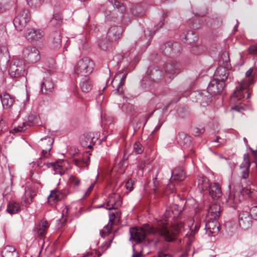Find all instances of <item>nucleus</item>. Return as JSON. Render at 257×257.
<instances>
[{
	"label": "nucleus",
	"mask_w": 257,
	"mask_h": 257,
	"mask_svg": "<svg viewBox=\"0 0 257 257\" xmlns=\"http://www.w3.org/2000/svg\"><path fill=\"white\" fill-rule=\"evenodd\" d=\"M30 14L28 10L23 9L18 11L14 20V25L16 29L21 31L30 20Z\"/></svg>",
	"instance_id": "6e6552de"
},
{
	"label": "nucleus",
	"mask_w": 257,
	"mask_h": 257,
	"mask_svg": "<svg viewBox=\"0 0 257 257\" xmlns=\"http://www.w3.org/2000/svg\"><path fill=\"white\" fill-rule=\"evenodd\" d=\"M79 85L84 92L89 91L92 88V83L88 77H83L80 82Z\"/></svg>",
	"instance_id": "7c9ffc66"
},
{
	"label": "nucleus",
	"mask_w": 257,
	"mask_h": 257,
	"mask_svg": "<svg viewBox=\"0 0 257 257\" xmlns=\"http://www.w3.org/2000/svg\"><path fill=\"white\" fill-rule=\"evenodd\" d=\"M82 162L84 164H87L88 161H89V157L88 156V154L86 153L84 155L82 159H81Z\"/></svg>",
	"instance_id": "052dcab7"
},
{
	"label": "nucleus",
	"mask_w": 257,
	"mask_h": 257,
	"mask_svg": "<svg viewBox=\"0 0 257 257\" xmlns=\"http://www.w3.org/2000/svg\"><path fill=\"white\" fill-rule=\"evenodd\" d=\"M188 251L189 248L188 247L183 248L182 247H180L178 249V251L176 253L177 257H187Z\"/></svg>",
	"instance_id": "49530a36"
},
{
	"label": "nucleus",
	"mask_w": 257,
	"mask_h": 257,
	"mask_svg": "<svg viewBox=\"0 0 257 257\" xmlns=\"http://www.w3.org/2000/svg\"><path fill=\"white\" fill-rule=\"evenodd\" d=\"M208 190L209 195L213 199H217L222 195L221 188L217 183L211 184Z\"/></svg>",
	"instance_id": "b1692460"
},
{
	"label": "nucleus",
	"mask_w": 257,
	"mask_h": 257,
	"mask_svg": "<svg viewBox=\"0 0 257 257\" xmlns=\"http://www.w3.org/2000/svg\"><path fill=\"white\" fill-rule=\"evenodd\" d=\"M93 61L88 57L80 59L74 67V71L78 76L88 77L93 69Z\"/></svg>",
	"instance_id": "7ed1b4c3"
},
{
	"label": "nucleus",
	"mask_w": 257,
	"mask_h": 257,
	"mask_svg": "<svg viewBox=\"0 0 257 257\" xmlns=\"http://www.w3.org/2000/svg\"><path fill=\"white\" fill-rule=\"evenodd\" d=\"M202 50V46L200 45L199 43L194 44L191 49L192 52L195 54H199L201 52Z\"/></svg>",
	"instance_id": "8fccbe9b"
},
{
	"label": "nucleus",
	"mask_w": 257,
	"mask_h": 257,
	"mask_svg": "<svg viewBox=\"0 0 257 257\" xmlns=\"http://www.w3.org/2000/svg\"><path fill=\"white\" fill-rule=\"evenodd\" d=\"M251 185H246V183H241V185H236L237 187H239L240 191L242 194L245 193L247 195H249L253 192L254 189L250 187Z\"/></svg>",
	"instance_id": "58836bf2"
},
{
	"label": "nucleus",
	"mask_w": 257,
	"mask_h": 257,
	"mask_svg": "<svg viewBox=\"0 0 257 257\" xmlns=\"http://www.w3.org/2000/svg\"><path fill=\"white\" fill-rule=\"evenodd\" d=\"M251 162L249 155L245 153L243 155V161L239 167L240 174L241 175V183H246V185H252V181L249 179V169Z\"/></svg>",
	"instance_id": "0eeeda50"
},
{
	"label": "nucleus",
	"mask_w": 257,
	"mask_h": 257,
	"mask_svg": "<svg viewBox=\"0 0 257 257\" xmlns=\"http://www.w3.org/2000/svg\"><path fill=\"white\" fill-rule=\"evenodd\" d=\"M166 189L170 190L171 193H174L176 191V189L174 187V185L172 183L169 184V185L166 188Z\"/></svg>",
	"instance_id": "680f3d73"
},
{
	"label": "nucleus",
	"mask_w": 257,
	"mask_h": 257,
	"mask_svg": "<svg viewBox=\"0 0 257 257\" xmlns=\"http://www.w3.org/2000/svg\"><path fill=\"white\" fill-rule=\"evenodd\" d=\"M69 182L75 186H78L80 183V180L74 176H71L69 178Z\"/></svg>",
	"instance_id": "3c124183"
},
{
	"label": "nucleus",
	"mask_w": 257,
	"mask_h": 257,
	"mask_svg": "<svg viewBox=\"0 0 257 257\" xmlns=\"http://www.w3.org/2000/svg\"><path fill=\"white\" fill-rule=\"evenodd\" d=\"M250 150L252 152V155H253L254 160H255L254 161H252V162L254 163L255 164V166L257 167V163L256 162V160L257 159V151L253 150L251 148H250Z\"/></svg>",
	"instance_id": "e2e57ef3"
},
{
	"label": "nucleus",
	"mask_w": 257,
	"mask_h": 257,
	"mask_svg": "<svg viewBox=\"0 0 257 257\" xmlns=\"http://www.w3.org/2000/svg\"><path fill=\"white\" fill-rule=\"evenodd\" d=\"M161 125H162V123H159L158 124L156 127L155 128H154V130H153V131L152 132V134H154L156 132H157L160 128V127H161Z\"/></svg>",
	"instance_id": "69168bd1"
},
{
	"label": "nucleus",
	"mask_w": 257,
	"mask_h": 257,
	"mask_svg": "<svg viewBox=\"0 0 257 257\" xmlns=\"http://www.w3.org/2000/svg\"><path fill=\"white\" fill-rule=\"evenodd\" d=\"M122 200L120 196L116 193H111L108 197L105 208L108 210L116 209L121 206Z\"/></svg>",
	"instance_id": "4468645a"
},
{
	"label": "nucleus",
	"mask_w": 257,
	"mask_h": 257,
	"mask_svg": "<svg viewBox=\"0 0 257 257\" xmlns=\"http://www.w3.org/2000/svg\"><path fill=\"white\" fill-rule=\"evenodd\" d=\"M204 131V130L203 128H195L193 130V134L195 136H199L200 134H203Z\"/></svg>",
	"instance_id": "bf43d9fd"
},
{
	"label": "nucleus",
	"mask_w": 257,
	"mask_h": 257,
	"mask_svg": "<svg viewBox=\"0 0 257 257\" xmlns=\"http://www.w3.org/2000/svg\"><path fill=\"white\" fill-rule=\"evenodd\" d=\"M153 183H154V188L153 189V191L155 193H160L161 191L160 189H158V182L157 181V178L155 177L153 179Z\"/></svg>",
	"instance_id": "6e6d98bb"
},
{
	"label": "nucleus",
	"mask_w": 257,
	"mask_h": 257,
	"mask_svg": "<svg viewBox=\"0 0 257 257\" xmlns=\"http://www.w3.org/2000/svg\"><path fill=\"white\" fill-rule=\"evenodd\" d=\"M115 219V214L112 212L109 214V222L100 232L101 233L108 234L111 231L113 222Z\"/></svg>",
	"instance_id": "f704fd0d"
},
{
	"label": "nucleus",
	"mask_w": 257,
	"mask_h": 257,
	"mask_svg": "<svg viewBox=\"0 0 257 257\" xmlns=\"http://www.w3.org/2000/svg\"><path fill=\"white\" fill-rule=\"evenodd\" d=\"M14 128L13 129L10 131L12 133H17L19 132H22L23 131L26 130V124L25 122H22L21 124L17 125V122H14Z\"/></svg>",
	"instance_id": "79ce46f5"
},
{
	"label": "nucleus",
	"mask_w": 257,
	"mask_h": 257,
	"mask_svg": "<svg viewBox=\"0 0 257 257\" xmlns=\"http://www.w3.org/2000/svg\"><path fill=\"white\" fill-rule=\"evenodd\" d=\"M130 71L127 67L123 68L115 74L111 82L112 86L113 88L116 87V88L112 91L113 94H121L122 93V86L124 84L126 75Z\"/></svg>",
	"instance_id": "20e7f679"
},
{
	"label": "nucleus",
	"mask_w": 257,
	"mask_h": 257,
	"mask_svg": "<svg viewBox=\"0 0 257 257\" xmlns=\"http://www.w3.org/2000/svg\"><path fill=\"white\" fill-rule=\"evenodd\" d=\"M44 36V32L39 29L28 28L25 33L26 38L31 42L37 41L42 38Z\"/></svg>",
	"instance_id": "dca6fc26"
},
{
	"label": "nucleus",
	"mask_w": 257,
	"mask_h": 257,
	"mask_svg": "<svg viewBox=\"0 0 257 257\" xmlns=\"http://www.w3.org/2000/svg\"><path fill=\"white\" fill-rule=\"evenodd\" d=\"M49 224L45 220H42L38 224L36 228L37 235L40 237H43L46 233V230L49 228Z\"/></svg>",
	"instance_id": "a878e982"
},
{
	"label": "nucleus",
	"mask_w": 257,
	"mask_h": 257,
	"mask_svg": "<svg viewBox=\"0 0 257 257\" xmlns=\"http://www.w3.org/2000/svg\"><path fill=\"white\" fill-rule=\"evenodd\" d=\"M51 46L53 49H57L61 46V35L59 31L53 32L50 36Z\"/></svg>",
	"instance_id": "5701e85b"
},
{
	"label": "nucleus",
	"mask_w": 257,
	"mask_h": 257,
	"mask_svg": "<svg viewBox=\"0 0 257 257\" xmlns=\"http://www.w3.org/2000/svg\"><path fill=\"white\" fill-rule=\"evenodd\" d=\"M28 5L35 8L40 7L43 3V0H27Z\"/></svg>",
	"instance_id": "de8ad7c7"
},
{
	"label": "nucleus",
	"mask_w": 257,
	"mask_h": 257,
	"mask_svg": "<svg viewBox=\"0 0 257 257\" xmlns=\"http://www.w3.org/2000/svg\"><path fill=\"white\" fill-rule=\"evenodd\" d=\"M1 253L3 257H19L18 252L15 248L11 245L6 246Z\"/></svg>",
	"instance_id": "bb28decb"
},
{
	"label": "nucleus",
	"mask_w": 257,
	"mask_h": 257,
	"mask_svg": "<svg viewBox=\"0 0 257 257\" xmlns=\"http://www.w3.org/2000/svg\"><path fill=\"white\" fill-rule=\"evenodd\" d=\"M122 32V28L120 26L111 27L108 31L107 38L109 41H116L120 38Z\"/></svg>",
	"instance_id": "6ab92c4d"
},
{
	"label": "nucleus",
	"mask_w": 257,
	"mask_h": 257,
	"mask_svg": "<svg viewBox=\"0 0 257 257\" xmlns=\"http://www.w3.org/2000/svg\"><path fill=\"white\" fill-rule=\"evenodd\" d=\"M134 151L138 154H141L143 152L144 148L140 143L137 142L134 144Z\"/></svg>",
	"instance_id": "09e8293b"
},
{
	"label": "nucleus",
	"mask_w": 257,
	"mask_h": 257,
	"mask_svg": "<svg viewBox=\"0 0 257 257\" xmlns=\"http://www.w3.org/2000/svg\"><path fill=\"white\" fill-rule=\"evenodd\" d=\"M62 162H57L54 163L53 169L54 171V174L62 175L64 173V169L62 164Z\"/></svg>",
	"instance_id": "a19ab883"
},
{
	"label": "nucleus",
	"mask_w": 257,
	"mask_h": 257,
	"mask_svg": "<svg viewBox=\"0 0 257 257\" xmlns=\"http://www.w3.org/2000/svg\"><path fill=\"white\" fill-rule=\"evenodd\" d=\"M76 42L79 49H84L86 47L87 39L85 35L79 34L76 37Z\"/></svg>",
	"instance_id": "c9c22d12"
},
{
	"label": "nucleus",
	"mask_w": 257,
	"mask_h": 257,
	"mask_svg": "<svg viewBox=\"0 0 257 257\" xmlns=\"http://www.w3.org/2000/svg\"><path fill=\"white\" fill-rule=\"evenodd\" d=\"M98 177V174H97V175L96 178L95 179V182L91 184V185L88 188L87 190L86 191V192L85 193V195H88L91 193V192L92 191V190H93V189L94 188V184L97 181V179Z\"/></svg>",
	"instance_id": "13d9d810"
},
{
	"label": "nucleus",
	"mask_w": 257,
	"mask_h": 257,
	"mask_svg": "<svg viewBox=\"0 0 257 257\" xmlns=\"http://www.w3.org/2000/svg\"><path fill=\"white\" fill-rule=\"evenodd\" d=\"M163 77V72L158 67H150L147 72L146 76L144 77L142 81V84L145 87L151 85V82H158Z\"/></svg>",
	"instance_id": "423d86ee"
},
{
	"label": "nucleus",
	"mask_w": 257,
	"mask_h": 257,
	"mask_svg": "<svg viewBox=\"0 0 257 257\" xmlns=\"http://www.w3.org/2000/svg\"><path fill=\"white\" fill-rule=\"evenodd\" d=\"M204 90L202 91L201 92H198V93H191V95H194L195 94V96L197 97V100H199L200 101V103L203 104V103H208L211 101H206L205 98H206V97L204 95H200L202 93V92Z\"/></svg>",
	"instance_id": "a18cd8bd"
},
{
	"label": "nucleus",
	"mask_w": 257,
	"mask_h": 257,
	"mask_svg": "<svg viewBox=\"0 0 257 257\" xmlns=\"http://www.w3.org/2000/svg\"><path fill=\"white\" fill-rule=\"evenodd\" d=\"M24 57L29 63H34L40 59V54L39 50L33 46L26 47L23 52Z\"/></svg>",
	"instance_id": "9b49d317"
},
{
	"label": "nucleus",
	"mask_w": 257,
	"mask_h": 257,
	"mask_svg": "<svg viewBox=\"0 0 257 257\" xmlns=\"http://www.w3.org/2000/svg\"><path fill=\"white\" fill-rule=\"evenodd\" d=\"M116 8L120 14H123L125 11V8L123 4L120 3L117 0H108Z\"/></svg>",
	"instance_id": "ea45409f"
},
{
	"label": "nucleus",
	"mask_w": 257,
	"mask_h": 257,
	"mask_svg": "<svg viewBox=\"0 0 257 257\" xmlns=\"http://www.w3.org/2000/svg\"><path fill=\"white\" fill-rule=\"evenodd\" d=\"M33 196L31 192H26L22 198L21 203L25 206H28L32 202Z\"/></svg>",
	"instance_id": "4c0bfd02"
},
{
	"label": "nucleus",
	"mask_w": 257,
	"mask_h": 257,
	"mask_svg": "<svg viewBox=\"0 0 257 257\" xmlns=\"http://www.w3.org/2000/svg\"><path fill=\"white\" fill-rule=\"evenodd\" d=\"M132 257H141V254L134 253Z\"/></svg>",
	"instance_id": "774afa93"
},
{
	"label": "nucleus",
	"mask_w": 257,
	"mask_h": 257,
	"mask_svg": "<svg viewBox=\"0 0 257 257\" xmlns=\"http://www.w3.org/2000/svg\"><path fill=\"white\" fill-rule=\"evenodd\" d=\"M205 229L208 235H214L219 231V223L216 220L208 219L205 224Z\"/></svg>",
	"instance_id": "4be33fe9"
},
{
	"label": "nucleus",
	"mask_w": 257,
	"mask_h": 257,
	"mask_svg": "<svg viewBox=\"0 0 257 257\" xmlns=\"http://www.w3.org/2000/svg\"><path fill=\"white\" fill-rule=\"evenodd\" d=\"M134 106L130 103L123 104L122 106V109L123 111H125L126 113L131 112L134 109Z\"/></svg>",
	"instance_id": "864d4df0"
},
{
	"label": "nucleus",
	"mask_w": 257,
	"mask_h": 257,
	"mask_svg": "<svg viewBox=\"0 0 257 257\" xmlns=\"http://www.w3.org/2000/svg\"><path fill=\"white\" fill-rule=\"evenodd\" d=\"M99 48L103 50H107L110 46V43L106 39L100 40L98 43Z\"/></svg>",
	"instance_id": "c03bdc74"
},
{
	"label": "nucleus",
	"mask_w": 257,
	"mask_h": 257,
	"mask_svg": "<svg viewBox=\"0 0 257 257\" xmlns=\"http://www.w3.org/2000/svg\"><path fill=\"white\" fill-rule=\"evenodd\" d=\"M194 15L196 16L203 17L205 15V13L201 12H194Z\"/></svg>",
	"instance_id": "0e129e2a"
},
{
	"label": "nucleus",
	"mask_w": 257,
	"mask_h": 257,
	"mask_svg": "<svg viewBox=\"0 0 257 257\" xmlns=\"http://www.w3.org/2000/svg\"><path fill=\"white\" fill-rule=\"evenodd\" d=\"M178 142L180 145L185 147L189 146L191 143L190 137L184 134H179Z\"/></svg>",
	"instance_id": "e433bc0d"
},
{
	"label": "nucleus",
	"mask_w": 257,
	"mask_h": 257,
	"mask_svg": "<svg viewBox=\"0 0 257 257\" xmlns=\"http://www.w3.org/2000/svg\"><path fill=\"white\" fill-rule=\"evenodd\" d=\"M62 22V19L61 17L57 14L54 15L53 18L51 19L50 23V25L54 26L57 27L59 26Z\"/></svg>",
	"instance_id": "37998d69"
},
{
	"label": "nucleus",
	"mask_w": 257,
	"mask_h": 257,
	"mask_svg": "<svg viewBox=\"0 0 257 257\" xmlns=\"http://www.w3.org/2000/svg\"><path fill=\"white\" fill-rule=\"evenodd\" d=\"M181 64L176 61H169L165 63L164 69L167 75L172 79L181 72Z\"/></svg>",
	"instance_id": "9d476101"
},
{
	"label": "nucleus",
	"mask_w": 257,
	"mask_h": 257,
	"mask_svg": "<svg viewBox=\"0 0 257 257\" xmlns=\"http://www.w3.org/2000/svg\"><path fill=\"white\" fill-rule=\"evenodd\" d=\"M252 217L247 212H242L239 215V224L240 227L244 230L251 226Z\"/></svg>",
	"instance_id": "a211bd4d"
},
{
	"label": "nucleus",
	"mask_w": 257,
	"mask_h": 257,
	"mask_svg": "<svg viewBox=\"0 0 257 257\" xmlns=\"http://www.w3.org/2000/svg\"><path fill=\"white\" fill-rule=\"evenodd\" d=\"M153 35L149 29L144 30L136 41V47L140 51H145L150 44Z\"/></svg>",
	"instance_id": "1a4fd4ad"
},
{
	"label": "nucleus",
	"mask_w": 257,
	"mask_h": 257,
	"mask_svg": "<svg viewBox=\"0 0 257 257\" xmlns=\"http://www.w3.org/2000/svg\"><path fill=\"white\" fill-rule=\"evenodd\" d=\"M3 106L5 108L11 107L14 103V98L8 93H4L0 95Z\"/></svg>",
	"instance_id": "cd10ccee"
},
{
	"label": "nucleus",
	"mask_w": 257,
	"mask_h": 257,
	"mask_svg": "<svg viewBox=\"0 0 257 257\" xmlns=\"http://www.w3.org/2000/svg\"><path fill=\"white\" fill-rule=\"evenodd\" d=\"M233 190V192H230L227 201L231 206L235 207L236 205L243 200L244 196L239 187L235 186Z\"/></svg>",
	"instance_id": "ddd939ff"
},
{
	"label": "nucleus",
	"mask_w": 257,
	"mask_h": 257,
	"mask_svg": "<svg viewBox=\"0 0 257 257\" xmlns=\"http://www.w3.org/2000/svg\"><path fill=\"white\" fill-rule=\"evenodd\" d=\"M73 162L76 166H78L79 165V163L82 162V161L81 159H74Z\"/></svg>",
	"instance_id": "338daca9"
},
{
	"label": "nucleus",
	"mask_w": 257,
	"mask_h": 257,
	"mask_svg": "<svg viewBox=\"0 0 257 257\" xmlns=\"http://www.w3.org/2000/svg\"><path fill=\"white\" fill-rule=\"evenodd\" d=\"M257 75L256 68H250L245 73V78L239 83L238 87L234 91L230 97V102L235 104L231 109L237 111L244 109V107L241 105V101L244 98V94H247V98L250 97V93L249 92L248 87L250 84L254 83V78Z\"/></svg>",
	"instance_id": "f03ea898"
},
{
	"label": "nucleus",
	"mask_w": 257,
	"mask_h": 257,
	"mask_svg": "<svg viewBox=\"0 0 257 257\" xmlns=\"http://www.w3.org/2000/svg\"><path fill=\"white\" fill-rule=\"evenodd\" d=\"M248 52L250 54L257 55V44L251 45L248 48Z\"/></svg>",
	"instance_id": "4d7b16f0"
},
{
	"label": "nucleus",
	"mask_w": 257,
	"mask_h": 257,
	"mask_svg": "<svg viewBox=\"0 0 257 257\" xmlns=\"http://www.w3.org/2000/svg\"><path fill=\"white\" fill-rule=\"evenodd\" d=\"M7 210L11 214H15L20 210V206L18 203L12 201L8 204Z\"/></svg>",
	"instance_id": "72a5a7b5"
},
{
	"label": "nucleus",
	"mask_w": 257,
	"mask_h": 257,
	"mask_svg": "<svg viewBox=\"0 0 257 257\" xmlns=\"http://www.w3.org/2000/svg\"><path fill=\"white\" fill-rule=\"evenodd\" d=\"M185 42L189 44H192L197 41L198 37L192 31H189L184 36Z\"/></svg>",
	"instance_id": "473e14b6"
},
{
	"label": "nucleus",
	"mask_w": 257,
	"mask_h": 257,
	"mask_svg": "<svg viewBox=\"0 0 257 257\" xmlns=\"http://www.w3.org/2000/svg\"><path fill=\"white\" fill-rule=\"evenodd\" d=\"M220 205L217 203L212 204L208 209L207 217L208 219L216 220L220 216Z\"/></svg>",
	"instance_id": "412c9836"
},
{
	"label": "nucleus",
	"mask_w": 257,
	"mask_h": 257,
	"mask_svg": "<svg viewBox=\"0 0 257 257\" xmlns=\"http://www.w3.org/2000/svg\"><path fill=\"white\" fill-rule=\"evenodd\" d=\"M64 197V194L59 190H54L51 191L50 194L48 197L49 201L57 202Z\"/></svg>",
	"instance_id": "2f4dec72"
},
{
	"label": "nucleus",
	"mask_w": 257,
	"mask_h": 257,
	"mask_svg": "<svg viewBox=\"0 0 257 257\" xmlns=\"http://www.w3.org/2000/svg\"><path fill=\"white\" fill-rule=\"evenodd\" d=\"M54 88V84L50 77L44 78L41 84V91L43 93L51 92Z\"/></svg>",
	"instance_id": "393cba45"
},
{
	"label": "nucleus",
	"mask_w": 257,
	"mask_h": 257,
	"mask_svg": "<svg viewBox=\"0 0 257 257\" xmlns=\"http://www.w3.org/2000/svg\"><path fill=\"white\" fill-rule=\"evenodd\" d=\"M173 179L176 181H182L185 178V174L183 169L181 168H176L172 172Z\"/></svg>",
	"instance_id": "c756f323"
},
{
	"label": "nucleus",
	"mask_w": 257,
	"mask_h": 257,
	"mask_svg": "<svg viewBox=\"0 0 257 257\" xmlns=\"http://www.w3.org/2000/svg\"><path fill=\"white\" fill-rule=\"evenodd\" d=\"M24 66L22 61H16L12 63L9 68V72L12 77L16 78L24 75Z\"/></svg>",
	"instance_id": "2eb2a0df"
},
{
	"label": "nucleus",
	"mask_w": 257,
	"mask_h": 257,
	"mask_svg": "<svg viewBox=\"0 0 257 257\" xmlns=\"http://www.w3.org/2000/svg\"><path fill=\"white\" fill-rule=\"evenodd\" d=\"M162 50L165 55L170 56L172 54H178L182 50L180 44L177 42H167L162 47Z\"/></svg>",
	"instance_id": "f8f14e48"
},
{
	"label": "nucleus",
	"mask_w": 257,
	"mask_h": 257,
	"mask_svg": "<svg viewBox=\"0 0 257 257\" xmlns=\"http://www.w3.org/2000/svg\"><path fill=\"white\" fill-rule=\"evenodd\" d=\"M213 78L224 82L227 79L230 80L231 77L228 70L226 67L220 66L216 69Z\"/></svg>",
	"instance_id": "aec40b11"
},
{
	"label": "nucleus",
	"mask_w": 257,
	"mask_h": 257,
	"mask_svg": "<svg viewBox=\"0 0 257 257\" xmlns=\"http://www.w3.org/2000/svg\"><path fill=\"white\" fill-rule=\"evenodd\" d=\"M178 208L177 205L167 208L161 219L153 226L145 224L141 227L131 228L130 239L139 243L145 240L147 235H152L156 238L162 237L167 242H174L184 224H187L190 231V237H193L200 228V223L192 218L184 223L178 219L175 220L181 213Z\"/></svg>",
	"instance_id": "f257e3e1"
},
{
	"label": "nucleus",
	"mask_w": 257,
	"mask_h": 257,
	"mask_svg": "<svg viewBox=\"0 0 257 257\" xmlns=\"http://www.w3.org/2000/svg\"><path fill=\"white\" fill-rule=\"evenodd\" d=\"M210 184L209 182L208 179L203 176H199L198 177V187L200 190L204 191L208 190L210 187Z\"/></svg>",
	"instance_id": "c85d7f7f"
},
{
	"label": "nucleus",
	"mask_w": 257,
	"mask_h": 257,
	"mask_svg": "<svg viewBox=\"0 0 257 257\" xmlns=\"http://www.w3.org/2000/svg\"><path fill=\"white\" fill-rule=\"evenodd\" d=\"M224 87L225 84L223 81L213 78L209 83L207 90L204 91L201 95H204L206 97V101H210L212 95L221 92Z\"/></svg>",
	"instance_id": "39448f33"
},
{
	"label": "nucleus",
	"mask_w": 257,
	"mask_h": 257,
	"mask_svg": "<svg viewBox=\"0 0 257 257\" xmlns=\"http://www.w3.org/2000/svg\"><path fill=\"white\" fill-rule=\"evenodd\" d=\"M135 180H133L132 179H130L128 180L125 184L126 189L130 191H132L134 189L133 186L135 184Z\"/></svg>",
	"instance_id": "603ef678"
},
{
	"label": "nucleus",
	"mask_w": 257,
	"mask_h": 257,
	"mask_svg": "<svg viewBox=\"0 0 257 257\" xmlns=\"http://www.w3.org/2000/svg\"><path fill=\"white\" fill-rule=\"evenodd\" d=\"M53 144L52 139L50 137H46L41 140L40 146L42 149L40 159H44L48 157L49 152L52 149Z\"/></svg>",
	"instance_id": "f3484780"
},
{
	"label": "nucleus",
	"mask_w": 257,
	"mask_h": 257,
	"mask_svg": "<svg viewBox=\"0 0 257 257\" xmlns=\"http://www.w3.org/2000/svg\"><path fill=\"white\" fill-rule=\"evenodd\" d=\"M250 214L252 218L257 220V205L253 206L250 209Z\"/></svg>",
	"instance_id": "5fc2aeb1"
}]
</instances>
